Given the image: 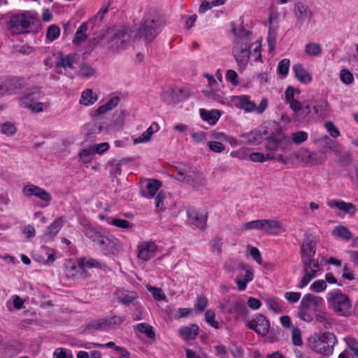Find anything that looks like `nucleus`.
Returning a JSON list of instances; mask_svg holds the SVG:
<instances>
[{
	"label": "nucleus",
	"mask_w": 358,
	"mask_h": 358,
	"mask_svg": "<svg viewBox=\"0 0 358 358\" xmlns=\"http://www.w3.org/2000/svg\"><path fill=\"white\" fill-rule=\"evenodd\" d=\"M231 31L237 38L236 42L243 41L250 44V41L252 39V33L250 31L245 29L243 27L237 29L235 27V26L232 25Z\"/></svg>",
	"instance_id": "nucleus-34"
},
{
	"label": "nucleus",
	"mask_w": 358,
	"mask_h": 358,
	"mask_svg": "<svg viewBox=\"0 0 358 358\" xmlns=\"http://www.w3.org/2000/svg\"><path fill=\"white\" fill-rule=\"evenodd\" d=\"M327 299L333 310L339 316L348 317L352 313V302L348 295L340 289L328 293Z\"/></svg>",
	"instance_id": "nucleus-6"
},
{
	"label": "nucleus",
	"mask_w": 358,
	"mask_h": 358,
	"mask_svg": "<svg viewBox=\"0 0 358 358\" xmlns=\"http://www.w3.org/2000/svg\"><path fill=\"white\" fill-rule=\"evenodd\" d=\"M199 113L201 119L210 125H215L222 115V112L216 109L208 110L204 108H201Z\"/></svg>",
	"instance_id": "nucleus-28"
},
{
	"label": "nucleus",
	"mask_w": 358,
	"mask_h": 358,
	"mask_svg": "<svg viewBox=\"0 0 358 358\" xmlns=\"http://www.w3.org/2000/svg\"><path fill=\"white\" fill-rule=\"evenodd\" d=\"M130 38L127 28L120 27L113 34L109 41V48L112 51L124 50L127 48Z\"/></svg>",
	"instance_id": "nucleus-11"
},
{
	"label": "nucleus",
	"mask_w": 358,
	"mask_h": 358,
	"mask_svg": "<svg viewBox=\"0 0 358 358\" xmlns=\"http://www.w3.org/2000/svg\"><path fill=\"white\" fill-rule=\"evenodd\" d=\"M308 157L313 164H322L325 160L324 155L318 152H310Z\"/></svg>",
	"instance_id": "nucleus-61"
},
{
	"label": "nucleus",
	"mask_w": 358,
	"mask_h": 358,
	"mask_svg": "<svg viewBox=\"0 0 358 358\" xmlns=\"http://www.w3.org/2000/svg\"><path fill=\"white\" fill-rule=\"evenodd\" d=\"M95 73V69L87 63H82L78 70V75L81 77L90 78Z\"/></svg>",
	"instance_id": "nucleus-48"
},
{
	"label": "nucleus",
	"mask_w": 358,
	"mask_h": 358,
	"mask_svg": "<svg viewBox=\"0 0 358 358\" xmlns=\"http://www.w3.org/2000/svg\"><path fill=\"white\" fill-rule=\"evenodd\" d=\"M64 222V217L61 216L55 220L48 227V235L52 236L58 234L60 229L62 228Z\"/></svg>",
	"instance_id": "nucleus-38"
},
{
	"label": "nucleus",
	"mask_w": 358,
	"mask_h": 358,
	"mask_svg": "<svg viewBox=\"0 0 358 358\" xmlns=\"http://www.w3.org/2000/svg\"><path fill=\"white\" fill-rule=\"evenodd\" d=\"M176 179L196 190L206 184V180L202 173L195 169H192L188 164H184L182 166L178 168Z\"/></svg>",
	"instance_id": "nucleus-7"
},
{
	"label": "nucleus",
	"mask_w": 358,
	"mask_h": 358,
	"mask_svg": "<svg viewBox=\"0 0 358 358\" xmlns=\"http://www.w3.org/2000/svg\"><path fill=\"white\" fill-rule=\"evenodd\" d=\"M84 234L105 255H116L121 248L120 241L113 235L99 231L90 224L85 226Z\"/></svg>",
	"instance_id": "nucleus-1"
},
{
	"label": "nucleus",
	"mask_w": 358,
	"mask_h": 358,
	"mask_svg": "<svg viewBox=\"0 0 358 358\" xmlns=\"http://www.w3.org/2000/svg\"><path fill=\"white\" fill-rule=\"evenodd\" d=\"M305 52L309 56L316 57L322 53V48L318 43H310L306 45Z\"/></svg>",
	"instance_id": "nucleus-46"
},
{
	"label": "nucleus",
	"mask_w": 358,
	"mask_h": 358,
	"mask_svg": "<svg viewBox=\"0 0 358 358\" xmlns=\"http://www.w3.org/2000/svg\"><path fill=\"white\" fill-rule=\"evenodd\" d=\"M17 129L13 123L7 121L1 125V132L6 136H12L15 134Z\"/></svg>",
	"instance_id": "nucleus-53"
},
{
	"label": "nucleus",
	"mask_w": 358,
	"mask_h": 358,
	"mask_svg": "<svg viewBox=\"0 0 358 358\" xmlns=\"http://www.w3.org/2000/svg\"><path fill=\"white\" fill-rule=\"evenodd\" d=\"M294 13L296 18V24L299 26L310 22L313 17V12L309 6L302 2H296L294 4Z\"/></svg>",
	"instance_id": "nucleus-16"
},
{
	"label": "nucleus",
	"mask_w": 358,
	"mask_h": 358,
	"mask_svg": "<svg viewBox=\"0 0 358 358\" xmlns=\"http://www.w3.org/2000/svg\"><path fill=\"white\" fill-rule=\"evenodd\" d=\"M150 293L152 294L153 298L157 301H162L166 299L165 294L163 293L162 289L154 286H149L147 287Z\"/></svg>",
	"instance_id": "nucleus-62"
},
{
	"label": "nucleus",
	"mask_w": 358,
	"mask_h": 358,
	"mask_svg": "<svg viewBox=\"0 0 358 358\" xmlns=\"http://www.w3.org/2000/svg\"><path fill=\"white\" fill-rule=\"evenodd\" d=\"M315 255V243L310 237H306L301 247V263L309 264V259Z\"/></svg>",
	"instance_id": "nucleus-21"
},
{
	"label": "nucleus",
	"mask_w": 358,
	"mask_h": 358,
	"mask_svg": "<svg viewBox=\"0 0 358 358\" xmlns=\"http://www.w3.org/2000/svg\"><path fill=\"white\" fill-rule=\"evenodd\" d=\"M245 325L262 336L267 335L270 329L268 319L260 313L255 315L252 319L247 320Z\"/></svg>",
	"instance_id": "nucleus-12"
},
{
	"label": "nucleus",
	"mask_w": 358,
	"mask_h": 358,
	"mask_svg": "<svg viewBox=\"0 0 358 358\" xmlns=\"http://www.w3.org/2000/svg\"><path fill=\"white\" fill-rule=\"evenodd\" d=\"M54 357L55 358H73V356L71 352L65 348H57L54 352Z\"/></svg>",
	"instance_id": "nucleus-64"
},
{
	"label": "nucleus",
	"mask_w": 358,
	"mask_h": 358,
	"mask_svg": "<svg viewBox=\"0 0 358 358\" xmlns=\"http://www.w3.org/2000/svg\"><path fill=\"white\" fill-rule=\"evenodd\" d=\"M22 192L27 197L29 198L31 196H36L40 200L46 202V204L44 206H48L52 200V196L48 191L33 184L24 185Z\"/></svg>",
	"instance_id": "nucleus-15"
},
{
	"label": "nucleus",
	"mask_w": 358,
	"mask_h": 358,
	"mask_svg": "<svg viewBox=\"0 0 358 358\" xmlns=\"http://www.w3.org/2000/svg\"><path fill=\"white\" fill-rule=\"evenodd\" d=\"M291 145V141L287 135L283 134L280 129L273 131L266 138L264 148L269 152H285Z\"/></svg>",
	"instance_id": "nucleus-8"
},
{
	"label": "nucleus",
	"mask_w": 358,
	"mask_h": 358,
	"mask_svg": "<svg viewBox=\"0 0 358 358\" xmlns=\"http://www.w3.org/2000/svg\"><path fill=\"white\" fill-rule=\"evenodd\" d=\"M314 316L317 320V322L323 323L324 327L327 328V324H330L331 318L330 315L325 311H320L314 313Z\"/></svg>",
	"instance_id": "nucleus-57"
},
{
	"label": "nucleus",
	"mask_w": 358,
	"mask_h": 358,
	"mask_svg": "<svg viewBox=\"0 0 358 358\" xmlns=\"http://www.w3.org/2000/svg\"><path fill=\"white\" fill-rule=\"evenodd\" d=\"M24 78L20 77H9L0 86V90L3 95H14L25 87Z\"/></svg>",
	"instance_id": "nucleus-13"
},
{
	"label": "nucleus",
	"mask_w": 358,
	"mask_h": 358,
	"mask_svg": "<svg viewBox=\"0 0 358 358\" xmlns=\"http://www.w3.org/2000/svg\"><path fill=\"white\" fill-rule=\"evenodd\" d=\"M189 222L199 229L204 231L206 229L208 219V213L202 210H187V211Z\"/></svg>",
	"instance_id": "nucleus-17"
},
{
	"label": "nucleus",
	"mask_w": 358,
	"mask_h": 358,
	"mask_svg": "<svg viewBox=\"0 0 358 358\" xmlns=\"http://www.w3.org/2000/svg\"><path fill=\"white\" fill-rule=\"evenodd\" d=\"M262 231L268 234L277 235L282 231V224L278 220L264 219L262 220Z\"/></svg>",
	"instance_id": "nucleus-27"
},
{
	"label": "nucleus",
	"mask_w": 358,
	"mask_h": 358,
	"mask_svg": "<svg viewBox=\"0 0 358 358\" xmlns=\"http://www.w3.org/2000/svg\"><path fill=\"white\" fill-rule=\"evenodd\" d=\"M253 278V272L250 269L247 268L245 270V274L244 275L243 279H241L238 277H237L236 279V283L237 285L238 290L244 291L246 289L248 283L252 281Z\"/></svg>",
	"instance_id": "nucleus-37"
},
{
	"label": "nucleus",
	"mask_w": 358,
	"mask_h": 358,
	"mask_svg": "<svg viewBox=\"0 0 358 358\" xmlns=\"http://www.w3.org/2000/svg\"><path fill=\"white\" fill-rule=\"evenodd\" d=\"M340 79L345 85H351L355 80L353 74L346 69L341 70Z\"/></svg>",
	"instance_id": "nucleus-56"
},
{
	"label": "nucleus",
	"mask_w": 358,
	"mask_h": 358,
	"mask_svg": "<svg viewBox=\"0 0 358 358\" xmlns=\"http://www.w3.org/2000/svg\"><path fill=\"white\" fill-rule=\"evenodd\" d=\"M135 328L141 333L145 334L149 338L153 339L155 338V333L153 331L152 327L148 323H139L136 324Z\"/></svg>",
	"instance_id": "nucleus-40"
},
{
	"label": "nucleus",
	"mask_w": 358,
	"mask_h": 358,
	"mask_svg": "<svg viewBox=\"0 0 358 358\" xmlns=\"http://www.w3.org/2000/svg\"><path fill=\"white\" fill-rule=\"evenodd\" d=\"M215 313L213 310L208 309L205 313V320L210 327L217 329L220 328V324L215 320Z\"/></svg>",
	"instance_id": "nucleus-51"
},
{
	"label": "nucleus",
	"mask_w": 358,
	"mask_h": 358,
	"mask_svg": "<svg viewBox=\"0 0 358 358\" xmlns=\"http://www.w3.org/2000/svg\"><path fill=\"white\" fill-rule=\"evenodd\" d=\"M19 106L33 113H41L44 110L45 103L37 101L33 96L22 95L19 99Z\"/></svg>",
	"instance_id": "nucleus-20"
},
{
	"label": "nucleus",
	"mask_w": 358,
	"mask_h": 358,
	"mask_svg": "<svg viewBox=\"0 0 358 358\" xmlns=\"http://www.w3.org/2000/svg\"><path fill=\"white\" fill-rule=\"evenodd\" d=\"M219 307L222 312L229 314L238 313L243 315L248 312L245 301L234 295L227 296L224 299Z\"/></svg>",
	"instance_id": "nucleus-9"
},
{
	"label": "nucleus",
	"mask_w": 358,
	"mask_h": 358,
	"mask_svg": "<svg viewBox=\"0 0 358 358\" xmlns=\"http://www.w3.org/2000/svg\"><path fill=\"white\" fill-rule=\"evenodd\" d=\"M97 100V94L92 90L86 89L82 92L79 103L81 105L89 106L93 105Z\"/></svg>",
	"instance_id": "nucleus-32"
},
{
	"label": "nucleus",
	"mask_w": 358,
	"mask_h": 358,
	"mask_svg": "<svg viewBox=\"0 0 358 358\" xmlns=\"http://www.w3.org/2000/svg\"><path fill=\"white\" fill-rule=\"evenodd\" d=\"M106 321L107 320H106L104 317L93 320L87 325V329L93 330H105L106 329Z\"/></svg>",
	"instance_id": "nucleus-50"
},
{
	"label": "nucleus",
	"mask_w": 358,
	"mask_h": 358,
	"mask_svg": "<svg viewBox=\"0 0 358 358\" xmlns=\"http://www.w3.org/2000/svg\"><path fill=\"white\" fill-rule=\"evenodd\" d=\"M104 318L107 320L106 322V328L112 326L120 325L124 321L123 317L116 315H113L110 317H104Z\"/></svg>",
	"instance_id": "nucleus-60"
},
{
	"label": "nucleus",
	"mask_w": 358,
	"mask_h": 358,
	"mask_svg": "<svg viewBox=\"0 0 358 358\" xmlns=\"http://www.w3.org/2000/svg\"><path fill=\"white\" fill-rule=\"evenodd\" d=\"M162 186V182L157 179L149 180L146 189L149 196H154Z\"/></svg>",
	"instance_id": "nucleus-42"
},
{
	"label": "nucleus",
	"mask_w": 358,
	"mask_h": 358,
	"mask_svg": "<svg viewBox=\"0 0 358 358\" xmlns=\"http://www.w3.org/2000/svg\"><path fill=\"white\" fill-rule=\"evenodd\" d=\"M336 343V337L330 332L315 334L309 340V345L313 351L327 357L333 354Z\"/></svg>",
	"instance_id": "nucleus-5"
},
{
	"label": "nucleus",
	"mask_w": 358,
	"mask_h": 358,
	"mask_svg": "<svg viewBox=\"0 0 358 358\" xmlns=\"http://www.w3.org/2000/svg\"><path fill=\"white\" fill-rule=\"evenodd\" d=\"M94 155L92 146L87 148L81 149L78 153L80 160L84 163H90L92 160V156Z\"/></svg>",
	"instance_id": "nucleus-41"
},
{
	"label": "nucleus",
	"mask_w": 358,
	"mask_h": 358,
	"mask_svg": "<svg viewBox=\"0 0 358 358\" xmlns=\"http://www.w3.org/2000/svg\"><path fill=\"white\" fill-rule=\"evenodd\" d=\"M76 62V55L75 54H68L64 55L62 53H59L57 57V61L55 62V68L59 69L62 68L65 70L66 69H73V64Z\"/></svg>",
	"instance_id": "nucleus-26"
},
{
	"label": "nucleus",
	"mask_w": 358,
	"mask_h": 358,
	"mask_svg": "<svg viewBox=\"0 0 358 358\" xmlns=\"http://www.w3.org/2000/svg\"><path fill=\"white\" fill-rule=\"evenodd\" d=\"M322 306H324V301L322 297L306 294L300 301L298 315L302 320L311 322L314 313L319 312Z\"/></svg>",
	"instance_id": "nucleus-3"
},
{
	"label": "nucleus",
	"mask_w": 358,
	"mask_h": 358,
	"mask_svg": "<svg viewBox=\"0 0 358 358\" xmlns=\"http://www.w3.org/2000/svg\"><path fill=\"white\" fill-rule=\"evenodd\" d=\"M163 24L160 19L152 14H146L138 29L137 36L147 42L152 41L162 31Z\"/></svg>",
	"instance_id": "nucleus-4"
},
{
	"label": "nucleus",
	"mask_w": 358,
	"mask_h": 358,
	"mask_svg": "<svg viewBox=\"0 0 358 358\" xmlns=\"http://www.w3.org/2000/svg\"><path fill=\"white\" fill-rule=\"evenodd\" d=\"M159 125L153 122L140 136L134 138V144H138L148 141L152 135L159 130Z\"/></svg>",
	"instance_id": "nucleus-31"
},
{
	"label": "nucleus",
	"mask_w": 358,
	"mask_h": 358,
	"mask_svg": "<svg viewBox=\"0 0 358 358\" xmlns=\"http://www.w3.org/2000/svg\"><path fill=\"white\" fill-rule=\"evenodd\" d=\"M34 19L25 14L13 16L9 22V29L13 34H20L31 31V26Z\"/></svg>",
	"instance_id": "nucleus-10"
},
{
	"label": "nucleus",
	"mask_w": 358,
	"mask_h": 358,
	"mask_svg": "<svg viewBox=\"0 0 358 358\" xmlns=\"http://www.w3.org/2000/svg\"><path fill=\"white\" fill-rule=\"evenodd\" d=\"M114 295L116 296L117 301L124 306L134 304V301L138 298L136 292L120 288L114 292Z\"/></svg>",
	"instance_id": "nucleus-22"
},
{
	"label": "nucleus",
	"mask_w": 358,
	"mask_h": 358,
	"mask_svg": "<svg viewBox=\"0 0 358 358\" xmlns=\"http://www.w3.org/2000/svg\"><path fill=\"white\" fill-rule=\"evenodd\" d=\"M233 102L236 107L243 109L247 113L253 112L256 109V104L250 100L248 95L233 96Z\"/></svg>",
	"instance_id": "nucleus-24"
},
{
	"label": "nucleus",
	"mask_w": 358,
	"mask_h": 358,
	"mask_svg": "<svg viewBox=\"0 0 358 358\" xmlns=\"http://www.w3.org/2000/svg\"><path fill=\"white\" fill-rule=\"evenodd\" d=\"M330 113V106L326 99L307 100L302 108L303 122H310L317 117H327Z\"/></svg>",
	"instance_id": "nucleus-2"
},
{
	"label": "nucleus",
	"mask_w": 358,
	"mask_h": 358,
	"mask_svg": "<svg viewBox=\"0 0 358 358\" xmlns=\"http://www.w3.org/2000/svg\"><path fill=\"white\" fill-rule=\"evenodd\" d=\"M138 257L143 261L149 260L157 252V245L153 241H144L137 246Z\"/></svg>",
	"instance_id": "nucleus-19"
},
{
	"label": "nucleus",
	"mask_w": 358,
	"mask_h": 358,
	"mask_svg": "<svg viewBox=\"0 0 358 358\" xmlns=\"http://www.w3.org/2000/svg\"><path fill=\"white\" fill-rule=\"evenodd\" d=\"M287 103L289 104L290 108L295 113L296 119L300 122H302V108L303 106H302L301 103L294 99Z\"/></svg>",
	"instance_id": "nucleus-44"
},
{
	"label": "nucleus",
	"mask_w": 358,
	"mask_h": 358,
	"mask_svg": "<svg viewBox=\"0 0 358 358\" xmlns=\"http://www.w3.org/2000/svg\"><path fill=\"white\" fill-rule=\"evenodd\" d=\"M240 137L245 139V143L255 145H259L264 138L263 133L260 129H255L250 132L244 133Z\"/></svg>",
	"instance_id": "nucleus-29"
},
{
	"label": "nucleus",
	"mask_w": 358,
	"mask_h": 358,
	"mask_svg": "<svg viewBox=\"0 0 358 358\" xmlns=\"http://www.w3.org/2000/svg\"><path fill=\"white\" fill-rule=\"evenodd\" d=\"M87 24L86 22H83L78 28L74 37L73 43L75 45H80L85 41L87 37Z\"/></svg>",
	"instance_id": "nucleus-35"
},
{
	"label": "nucleus",
	"mask_w": 358,
	"mask_h": 358,
	"mask_svg": "<svg viewBox=\"0 0 358 358\" xmlns=\"http://www.w3.org/2000/svg\"><path fill=\"white\" fill-rule=\"evenodd\" d=\"M78 265L79 268H80L82 270H85V268H102L104 266V265L102 264L97 259H95L93 258L86 259L85 257L79 258L78 259Z\"/></svg>",
	"instance_id": "nucleus-33"
},
{
	"label": "nucleus",
	"mask_w": 358,
	"mask_h": 358,
	"mask_svg": "<svg viewBox=\"0 0 358 358\" xmlns=\"http://www.w3.org/2000/svg\"><path fill=\"white\" fill-rule=\"evenodd\" d=\"M291 137L292 141L295 144L299 145L305 142L308 139V134L307 132L304 131H299L297 132L292 133Z\"/></svg>",
	"instance_id": "nucleus-59"
},
{
	"label": "nucleus",
	"mask_w": 358,
	"mask_h": 358,
	"mask_svg": "<svg viewBox=\"0 0 358 358\" xmlns=\"http://www.w3.org/2000/svg\"><path fill=\"white\" fill-rule=\"evenodd\" d=\"M60 35V29L57 25L52 24L48 27L46 31V38L50 41H54Z\"/></svg>",
	"instance_id": "nucleus-49"
},
{
	"label": "nucleus",
	"mask_w": 358,
	"mask_h": 358,
	"mask_svg": "<svg viewBox=\"0 0 358 358\" xmlns=\"http://www.w3.org/2000/svg\"><path fill=\"white\" fill-rule=\"evenodd\" d=\"M289 66L290 61L289 59L285 58L280 60L278 64V73L282 76H287L289 73Z\"/></svg>",
	"instance_id": "nucleus-58"
},
{
	"label": "nucleus",
	"mask_w": 358,
	"mask_h": 358,
	"mask_svg": "<svg viewBox=\"0 0 358 358\" xmlns=\"http://www.w3.org/2000/svg\"><path fill=\"white\" fill-rule=\"evenodd\" d=\"M249 158L252 162L263 163L267 160L274 159L275 155L272 153L264 154L254 152L250 155Z\"/></svg>",
	"instance_id": "nucleus-39"
},
{
	"label": "nucleus",
	"mask_w": 358,
	"mask_h": 358,
	"mask_svg": "<svg viewBox=\"0 0 358 358\" xmlns=\"http://www.w3.org/2000/svg\"><path fill=\"white\" fill-rule=\"evenodd\" d=\"M108 223L123 229L130 228L132 226L129 221L115 217L108 218Z\"/></svg>",
	"instance_id": "nucleus-47"
},
{
	"label": "nucleus",
	"mask_w": 358,
	"mask_h": 358,
	"mask_svg": "<svg viewBox=\"0 0 358 358\" xmlns=\"http://www.w3.org/2000/svg\"><path fill=\"white\" fill-rule=\"evenodd\" d=\"M250 44L245 42H236L233 48L234 57L240 68L244 69L250 57Z\"/></svg>",
	"instance_id": "nucleus-14"
},
{
	"label": "nucleus",
	"mask_w": 358,
	"mask_h": 358,
	"mask_svg": "<svg viewBox=\"0 0 358 358\" xmlns=\"http://www.w3.org/2000/svg\"><path fill=\"white\" fill-rule=\"evenodd\" d=\"M199 327L196 324L182 326L178 330L180 336L185 341L194 340L199 333Z\"/></svg>",
	"instance_id": "nucleus-25"
},
{
	"label": "nucleus",
	"mask_w": 358,
	"mask_h": 358,
	"mask_svg": "<svg viewBox=\"0 0 358 358\" xmlns=\"http://www.w3.org/2000/svg\"><path fill=\"white\" fill-rule=\"evenodd\" d=\"M204 96L210 101L218 102L222 105L226 104V100L224 96L213 90H205L203 92Z\"/></svg>",
	"instance_id": "nucleus-45"
},
{
	"label": "nucleus",
	"mask_w": 358,
	"mask_h": 358,
	"mask_svg": "<svg viewBox=\"0 0 358 358\" xmlns=\"http://www.w3.org/2000/svg\"><path fill=\"white\" fill-rule=\"evenodd\" d=\"M264 225L262 224V220H252L245 222L242 227V231H248L252 229L262 230Z\"/></svg>",
	"instance_id": "nucleus-54"
},
{
	"label": "nucleus",
	"mask_w": 358,
	"mask_h": 358,
	"mask_svg": "<svg viewBox=\"0 0 358 358\" xmlns=\"http://www.w3.org/2000/svg\"><path fill=\"white\" fill-rule=\"evenodd\" d=\"M95 345L96 346L101 347V348L107 347L109 348H113L116 351L120 352L121 355H122L123 357H130V353H129V352H128V350L127 349H125L124 348L117 346L115 345V343L113 341H110V342L106 343L105 345H103V344H95Z\"/></svg>",
	"instance_id": "nucleus-55"
},
{
	"label": "nucleus",
	"mask_w": 358,
	"mask_h": 358,
	"mask_svg": "<svg viewBox=\"0 0 358 358\" xmlns=\"http://www.w3.org/2000/svg\"><path fill=\"white\" fill-rule=\"evenodd\" d=\"M303 276L302 277V278L301 279V280L299 281L298 285H297V287L299 289H303L304 288L306 285H308L309 284V282L314 278H315L317 276V274H311L307 270H305L303 268Z\"/></svg>",
	"instance_id": "nucleus-52"
},
{
	"label": "nucleus",
	"mask_w": 358,
	"mask_h": 358,
	"mask_svg": "<svg viewBox=\"0 0 358 358\" xmlns=\"http://www.w3.org/2000/svg\"><path fill=\"white\" fill-rule=\"evenodd\" d=\"M334 236L339 237L345 241H348L352 238V233L345 226H337L332 231Z\"/></svg>",
	"instance_id": "nucleus-36"
},
{
	"label": "nucleus",
	"mask_w": 358,
	"mask_h": 358,
	"mask_svg": "<svg viewBox=\"0 0 358 358\" xmlns=\"http://www.w3.org/2000/svg\"><path fill=\"white\" fill-rule=\"evenodd\" d=\"M189 96V92L185 90L169 89L162 94V99L167 104H176Z\"/></svg>",
	"instance_id": "nucleus-18"
},
{
	"label": "nucleus",
	"mask_w": 358,
	"mask_h": 358,
	"mask_svg": "<svg viewBox=\"0 0 358 358\" xmlns=\"http://www.w3.org/2000/svg\"><path fill=\"white\" fill-rule=\"evenodd\" d=\"M327 204L331 208H336L351 216L355 215L357 212L356 206L352 203H348L343 200H329L327 201Z\"/></svg>",
	"instance_id": "nucleus-23"
},
{
	"label": "nucleus",
	"mask_w": 358,
	"mask_h": 358,
	"mask_svg": "<svg viewBox=\"0 0 358 358\" xmlns=\"http://www.w3.org/2000/svg\"><path fill=\"white\" fill-rule=\"evenodd\" d=\"M108 165L110 166V173L115 176H119L122 172L121 162L116 159H111L108 162Z\"/></svg>",
	"instance_id": "nucleus-63"
},
{
	"label": "nucleus",
	"mask_w": 358,
	"mask_h": 358,
	"mask_svg": "<svg viewBox=\"0 0 358 358\" xmlns=\"http://www.w3.org/2000/svg\"><path fill=\"white\" fill-rule=\"evenodd\" d=\"M292 70L294 73L295 77L300 83L308 84L312 81V76L301 64H294L292 66Z\"/></svg>",
	"instance_id": "nucleus-30"
},
{
	"label": "nucleus",
	"mask_w": 358,
	"mask_h": 358,
	"mask_svg": "<svg viewBox=\"0 0 358 358\" xmlns=\"http://www.w3.org/2000/svg\"><path fill=\"white\" fill-rule=\"evenodd\" d=\"M303 268L307 270L311 274H317V272L322 269V265L319 263L317 259L312 258L309 259V264L302 263Z\"/></svg>",
	"instance_id": "nucleus-43"
}]
</instances>
